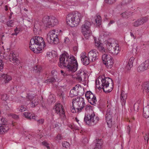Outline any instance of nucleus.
Segmentation results:
<instances>
[{
	"instance_id": "nucleus-1",
	"label": "nucleus",
	"mask_w": 149,
	"mask_h": 149,
	"mask_svg": "<svg viewBox=\"0 0 149 149\" xmlns=\"http://www.w3.org/2000/svg\"><path fill=\"white\" fill-rule=\"evenodd\" d=\"M61 68L67 67L69 71L72 72L77 70L78 64L75 57L73 56H70L65 54H62L60 56L59 62L58 63Z\"/></svg>"
},
{
	"instance_id": "nucleus-2",
	"label": "nucleus",
	"mask_w": 149,
	"mask_h": 149,
	"mask_svg": "<svg viewBox=\"0 0 149 149\" xmlns=\"http://www.w3.org/2000/svg\"><path fill=\"white\" fill-rule=\"evenodd\" d=\"M30 49L36 53H40L42 48L45 46L43 38L37 36L33 37L30 40Z\"/></svg>"
},
{
	"instance_id": "nucleus-3",
	"label": "nucleus",
	"mask_w": 149,
	"mask_h": 149,
	"mask_svg": "<svg viewBox=\"0 0 149 149\" xmlns=\"http://www.w3.org/2000/svg\"><path fill=\"white\" fill-rule=\"evenodd\" d=\"M82 18L81 14L77 12L69 14L66 18L67 24L71 27L77 26Z\"/></svg>"
},
{
	"instance_id": "nucleus-4",
	"label": "nucleus",
	"mask_w": 149,
	"mask_h": 149,
	"mask_svg": "<svg viewBox=\"0 0 149 149\" xmlns=\"http://www.w3.org/2000/svg\"><path fill=\"white\" fill-rule=\"evenodd\" d=\"M72 106L71 107V111L72 112L79 113L84 110V108L86 105L84 99L82 97H77L72 100Z\"/></svg>"
},
{
	"instance_id": "nucleus-5",
	"label": "nucleus",
	"mask_w": 149,
	"mask_h": 149,
	"mask_svg": "<svg viewBox=\"0 0 149 149\" xmlns=\"http://www.w3.org/2000/svg\"><path fill=\"white\" fill-rule=\"evenodd\" d=\"M91 25L90 22L85 20L81 27V32L86 39H88L92 35V31L91 30Z\"/></svg>"
},
{
	"instance_id": "nucleus-6",
	"label": "nucleus",
	"mask_w": 149,
	"mask_h": 149,
	"mask_svg": "<svg viewBox=\"0 0 149 149\" xmlns=\"http://www.w3.org/2000/svg\"><path fill=\"white\" fill-rule=\"evenodd\" d=\"M101 87L105 93H109L112 90L113 83L112 80L109 77H105L101 80Z\"/></svg>"
},
{
	"instance_id": "nucleus-7",
	"label": "nucleus",
	"mask_w": 149,
	"mask_h": 149,
	"mask_svg": "<svg viewBox=\"0 0 149 149\" xmlns=\"http://www.w3.org/2000/svg\"><path fill=\"white\" fill-rule=\"evenodd\" d=\"M42 22L46 24V26L50 27L57 25L58 21L57 18L53 16H44L42 19Z\"/></svg>"
},
{
	"instance_id": "nucleus-8",
	"label": "nucleus",
	"mask_w": 149,
	"mask_h": 149,
	"mask_svg": "<svg viewBox=\"0 0 149 149\" xmlns=\"http://www.w3.org/2000/svg\"><path fill=\"white\" fill-rule=\"evenodd\" d=\"M55 30H53L50 31L48 33L47 40L48 42L51 44H57L59 42L58 35L55 33Z\"/></svg>"
},
{
	"instance_id": "nucleus-9",
	"label": "nucleus",
	"mask_w": 149,
	"mask_h": 149,
	"mask_svg": "<svg viewBox=\"0 0 149 149\" xmlns=\"http://www.w3.org/2000/svg\"><path fill=\"white\" fill-rule=\"evenodd\" d=\"M8 123L6 119L0 116V134H4L9 130Z\"/></svg>"
},
{
	"instance_id": "nucleus-10",
	"label": "nucleus",
	"mask_w": 149,
	"mask_h": 149,
	"mask_svg": "<svg viewBox=\"0 0 149 149\" xmlns=\"http://www.w3.org/2000/svg\"><path fill=\"white\" fill-rule=\"evenodd\" d=\"M94 116L95 114L94 113L87 114L86 116H85L84 120L88 125H93L97 123L99 119L98 117H96L94 119Z\"/></svg>"
},
{
	"instance_id": "nucleus-11",
	"label": "nucleus",
	"mask_w": 149,
	"mask_h": 149,
	"mask_svg": "<svg viewBox=\"0 0 149 149\" xmlns=\"http://www.w3.org/2000/svg\"><path fill=\"white\" fill-rule=\"evenodd\" d=\"M107 49L108 52L114 55H117L120 52L119 47L114 43L109 42L107 44Z\"/></svg>"
},
{
	"instance_id": "nucleus-12",
	"label": "nucleus",
	"mask_w": 149,
	"mask_h": 149,
	"mask_svg": "<svg viewBox=\"0 0 149 149\" xmlns=\"http://www.w3.org/2000/svg\"><path fill=\"white\" fill-rule=\"evenodd\" d=\"M112 115V110L110 108H108L106 111L105 118L108 126L110 128L113 124Z\"/></svg>"
},
{
	"instance_id": "nucleus-13",
	"label": "nucleus",
	"mask_w": 149,
	"mask_h": 149,
	"mask_svg": "<svg viewBox=\"0 0 149 149\" xmlns=\"http://www.w3.org/2000/svg\"><path fill=\"white\" fill-rule=\"evenodd\" d=\"M56 112L60 116L62 119H64L65 118V111L61 104L58 103L55 107Z\"/></svg>"
},
{
	"instance_id": "nucleus-14",
	"label": "nucleus",
	"mask_w": 149,
	"mask_h": 149,
	"mask_svg": "<svg viewBox=\"0 0 149 149\" xmlns=\"http://www.w3.org/2000/svg\"><path fill=\"white\" fill-rule=\"evenodd\" d=\"M98 53L95 50H93L90 51L88 56L91 62H94L98 58Z\"/></svg>"
},
{
	"instance_id": "nucleus-15",
	"label": "nucleus",
	"mask_w": 149,
	"mask_h": 149,
	"mask_svg": "<svg viewBox=\"0 0 149 149\" xmlns=\"http://www.w3.org/2000/svg\"><path fill=\"white\" fill-rule=\"evenodd\" d=\"M77 75L76 79L79 81H82V80H85L86 76V74L82 69H80L77 72Z\"/></svg>"
},
{
	"instance_id": "nucleus-16",
	"label": "nucleus",
	"mask_w": 149,
	"mask_h": 149,
	"mask_svg": "<svg viewBox=\"0 0 149 149\" xmlns=\"http://www.w3.org/2000/svg\"><path fill=\"white\" fill-rule=\"evenodd\" d=\"M18 58V57L14 54L13 53L10 55L9 60L15 65H18L19 64L20 62Z\"/></svg>"
},
{
	"instance_id": "nucleus-17",
	"label": "nucleus",
	"mask_w": 149,
	"mask_h": 149,
	"mask_svg": "<svg viewBox=\"0 0 149 149\" xmlns=\"http://www.w3.org/2000/svg\"><path fill=\"white\" fill-rule=\"evenodd\" d=\"M81 60L83 64L85 65H88L90 62H91L90 60L89 57L86 56L85 53H82L81 55Z\"/></svg>"
},
{
	"instance_id": "nucleus-18",
	"label": "nucleus",
	"mask_w": 149,
	"mask_h": 149,
	"mask_svg": "<svg viewBox=\"0 0 149 149\" xmlns=\"http://www.w3.org/2000/svg\"><path fill=\"white\" fill-rule=\"evenodd\" d=\"M12 79L11 77L6 74H2L0 75V80L5 83H8Z\"/></svg>"
},
{
	"instance_id": "nucleus-19",
	"label": "nucleus",
	"mask_w": 149,
	"mask_h": 149,
	"mask_svg": "<svg viewBox=\"0 0 149 149\" xmlns=\"http://www.w3.org/2000/svg\"><path fill=\"white\" fill-rule=\"evenodd\" d=\"M95 147L93 149H101L103 144L102 139H96L95 142Z\"/></svg>"
},
{
	"instance_id": "nucleus-20",
	"label": "nucleus",
	"mask_w": 149,
	"mask_h": 149,
	"mask_svg": "<svg viewBox=\"0 0 149 149\" xmlns=\"http://www.w3.org/2000/svg\"><path fill=\"white\" fill-rule=\"evenodd\" d=\"M127 97V95L125 93V91H122L120 94V102L122 106L125 104Z\"/></svg>"
},
{
	"instance_id": "nucleus-21",
	"label": "nucleus",
	"mask_w": 149,
	"mask_h": 149,
	"mask_svg": "<svg viewBox=\"0 0 149 149\" xmlns=\"http://www.w3.org/2000/svg\"><path fill=\"white\" fill-rule=\"evenodd\" d=\"M103 63L106 65V66L108 68H111L112 67L113 64L112 58L111 57L109 59H108V60H107L106 61H104Z\"/></svg>"
},
{
	"instance_id": "nucleus-22",
	"label": "nucleus",
	"mask_w": 149,
	"mask_h": 149,
	"mask_svg": "<svg viewBox=\"0 0 149 149\" xmlns=\"http://www.w3.org/2000/svg\"><path fill=\"white\" fill-rule=\"evenodd\" d=\"M95 46L97 47V49L100 51L102 52H105V49L101 45V44L100 42L96 40L95 39Z\"/></svg>"
},
{
	"instance_id": "nucleus-23",
	"label": "nucleus",
	"mask_w": 149,
	"mask_h": 149,
	"mask_svg": "<svg viewBox=\"0 0 149 149\" xmlns=\"http://www.w3.org/2000/svg\"><path fill=\"white\" fill-rule=\"evenodd\" d=\"M143 116L146 118L149 117V105H148L143 108Z\"/></svg>"
},
{
	"instance_id": "nucleus-24",
	"label": "nucleus",
	"mask_w": 149,
	"mask_h": 149,
	"mask_svg": "<svg viewBox=\"0 0 149 149\" xmlns=\"http://www.w3.org/2000/svg\"><path fill=\"white\" fill-rule=\"evenodd\" d=\"M142 88L143 92L146 93L149 92V82H144L143 84Z\"/></svg>"
},
{
	"instance_id": "nucleus-25",
	"label": "nucleus",
	"mask_w": 149,
	"mask_h": 149,
	"mask_svg": "<svg viewBox=\"0 0 149 149\" xmlns=\"http://www.w3.org/2000/svg\"><path fill=\"white\" fill-rule=\"evenodd\" d=\"M88 102L92 105H95L96 104L97 100L96 97L93 94L92 97H90V98L88 99Z\"/></svg>"
},
{
	"instance_id": "nucleus-26",
	"label": "nucleus",
	"mask_w": 149,
	"mask_h": 149,
	"mask_svg": "<svg viewBox=\"0 0 149 149\" xmlns=\"http://www.w3.org/2000/svg\"><path fill=\"white\" fill-rule=\"evenodd\" d=\"M95 22L97 25L98 26L101 24V17L99 15H96L95 18Z\"/></svg>"
},
{
	"instance_id": "nucleus-27",
	"label": "nucleus",
	"mask_w": 149,
	"mask_h": 149,
	"mask_svg": "<svg viewBox=\"0 0 149 149\" xmlns=\"http://www.w3.org/2000/svg\"><path fill=\"white\" fill-rule=\"evenodd\" d=\"M42 70L41 67L39 65H37L33 68V72L38 74Z\"/></svg>"
},
{
	"instance_id": "nucleus-28",
	"label": "nucleus",
	"mask_w": 149,
	"mask_h": 149,
	"mask_svg": "<svg viewBox=\"0 0 149 149\" xmlns=\"http://www.w3.org/2000/svg\"><path fill=\"white\" fill-rule=\"evenodd\" d=\"M111 57L109 55H108L106 54H104L102 55V59L103 61V63L104 62L106 61L107 60H108Z\"/></svg>"
},
{
	"instance_id": "nucleus-29",
	"label": "nucleus",
	"mask_w": 149,
	"mask_h": 149,
	"mask_svg": "<svg viewBox=\"0 0 149 149\" xmlns=\"http://www.w3.org/2000/svg\"><path fill=\"white\" fill-rule=\"evenodd\" d=\"M143 65L142 63L139 65L137 69L138 72H141L146 70Z\"/></svg>"
},
{
	"instance_id": "nucleus-30",
	"label": "nucleus",
	"mask_w": 149,
	"mask_h": 149,
	"mask_svg": "<svg viewBox=\"0 0 149 149\" xmlns=\"http://www.w3.org/2000/svg\"><path fill=\"white\" fill-rule=\"evenodd\" d=\"M141 24H142V22H141L140 19L133 23V25L135 27H138Z\"/></svg>"
},
{
	"instance_id": "nucleus-31",
	"label": "nucleus",
	"mask_w": 149,
	"mask_h": 149,
	"mask_svg": "<svg viewBox=\"0 0 149 149\" xmlns=\"http://www.w3.org/2000/svg\"><path fill=\"white\" fill-rule=\"evenodd\" d=\"M76 90H71L70 91V96L71 97H73L77 95Z\"/></svg>"
},
{
	"instance_id": "nucleus-32",
	"label": "nucleus",
	"mask_w": 149,
	"mask_h": 149,
	"mask_svg": "<svg viewBox=\"0 0 149 149\" xmlns=\"http://www.w3.org/2000/svg\"><path fill=\"white\" fill-rule=\"evenodd\" d=\"M31 107H34L38 104V102L36 98H33L32 100Z\"/></svg>"
},
{
	"instance_id": "nucleus-33",
	"label": "nucleus",
	"mask_w": 149,
	"mask_h": 149,
	"mask_svg": "<svg viewBox=\"0 0 149 149\" xmlns=\"http://www.w3.org/2000/svg\"><path fill=\"white\" fill-rule=\"evenodd\" d=\"M93 94L90 91H87L85 94V97L86 99L88 100L90 97H92V96Z\"/></svg>"
},
{
	"instance_id": "nucleus-34",
	"label": "nucleus",
	"mask_w": 149,
	"mask_h": 149,
	"mask_svg": "<svg viewBox=\"0 0 149 149\" xmlns=\"http://www.w3.org/2000/svg\"><path fill=\"white\" fill-rule=\"evenodd\" d=\"M132 66L133 65L128 63L125 67V71L127 72H129L130 71L131 68Z\"/></svg>"
},
{
	"instance_id": "nucleus-35",
	"label": "nucleus",
	"mask_w": 149,
	"mask_h": 149,
	"mask_svg": "<svg viewBox=\"0 0 149 149\" xmlns=\"http://www.w3.org/2000/svg\"><path fill=\"white\" fill-rule=\"evenodd\" d=\"M121 16L124 18H128L130 14L128 12H125L122 13L121 14Z\"/></svg>"
},
{
	"instance_id": "nucleus-36",
	"label": "nucleus",
	"mask_w": 149,
	"mask_h": 149,
	"mask_svg": "<svg viewBox=\"0 0 149 149\" xmlns=\"http://www.w3.org/2000/svg\"><path fill=\"white\" fill-rule=\"evenodd\" d=\"M146 70L149 68V60H147L142 63Z\"/></svg>"
},
{
	"instance_id": "nucleus-37",
	"label": "nucleus",
	"mask_w": 149,
	"mask_h": 149,
	"mask_svg": "<svg viewBox=\"0 0 149 149\" xmlns=\"http://www.w3.org/2000/svg\"><path fill=\"white\" fill-rule=\"evenodd\" d=\"M23 115L25 118L29 119H31V114L29 112H25L23 113Z\"/></svg>"
},
{
	"instance_id": "nucleus-38",
	"label": "nucleus",
	"mask_w": 149,
	"mask_h": 149,
	"mask_svg": "<svg viewBox=\"0 0 149 149\" xmlns=\"http://www.w3.org/2000/svg\"><path fill=\"white\" fill-rule=\"evenodd\" d=\"M56 80L53 77H52L49 79H48L47 80H46L45 82L46 83H53L55 82L56 81Z\"/></svg>"
},
{
	"instance_id": "nucleus-39",
	"label": "nucleus",
	"mask_w": 149,
	"mask_h": 149,
	"mask_svg": "<svg viewBox=\"0 0 149 149\" xmlns=\"http://www.w3.org/2000/svg\"><path fill=\"white\" fill-rule=\"evenodd\" d=\"M18 109L19 111L22 112L26 111L27 109L26 106L24 105H22L19 107L18 108Z\"/></svg>"
},
{
	"instance_id": "nucleus-40",
	"label": "nucleus",
	"mask_w": 149,
	"mask_h": 149,
	"mask_svg": "<svg viewBox=\"0 0 149 149\" xmlns=\"http://www.w3.org/2000/svg\"><path fill=\"white\" fill-rule=\"evenodd\" d=\"M105 2L109 4H112L115 3L116 0H104Z\"/></svg>"
},
{
	"instance_id": "nucleus-41",
	"label": "nucleus",
	"mask_w": 149,
	"mask_h": 149,
	"mask_svg": "<svg viewBox=\"0 0 149 149\" xmlns=\"http://www.w3.org/2000/svg\"><path fill=\"white\" fill-rule=\"evenodd\" d=\"M14 22L12 20H10L7 22L6 24L8 27H12Z\"/></svg>"
},
{
	"instance_id": "nucleus-42",
	"label": "nucleus",
	"mask_w": 149,
	"mask_h": 149,
	"mask_svg": "<svg viewBox=\"0 0 149 149\" xmlns=\"http://www.w3.org/2000/svg\"><path fill=\"white\" fill-rule=\"evenodd\" d=\"M47 56L49 59H51L54 58V56L51 52H48L47 53Z\"/></svg>"
},
{
	"instance_id": "nucleus-43",
	"label": "nucleus",
	"mask_w": 149,
	"mask_h": 149,
	"mask_svg": "<svg viewBox=\"0 0 149 149\" xmlns=\"http://www.w3.org/2000/svg\"><path fill=\"white\" fill-rule=\"evenodd\" d=\"M69 143L67 141H64L62 143L63 146L66 148L69 147Z\"/></svg>"
},
{
	"instance_id": "nucleus-44",
	"label": "nucleus",
	"mask_w": 149,
	"mask_h": 149,
	"mask_svg": "<svg viewBox=\"0 0 149 149\" xmlns=\"http://www.w3.org/2000/svg\"><path fill=\"white\" fill-rule=\"evenodd\" d=\"M69 127L73 131H74V130H76L78 129L77 127H75L74 124L69 125Z\"/></svg>"
},
{
	"instance_id": "nucleus-45",
	"label": "nucleus",
	"mask_w": 149,
	"mask_h": 149,
	"mask_svg": "<svg viewBox=\"0 0 149 149\" xmlns=\"http://www.w3.org/2000/svg\"><path fill=\"white\" fill-rule=\"evenodd\" d=\"M1 99L4 101H6L8 99V97L6 94H3L1 96Z\"/></svg>"
},
{
	"instance_id": "nucleus-46",
	"label": "nucleus",
	"mask_w": 149,
	"mask_h": 149,
	"mask_svg": "<svg viewBox=\"0 0 149 149\" xmlns=\"http://www.w3.org/2000/svg\"><path fill=\"white\" fill-rule=\"evenodd\" d=\"M4 63L2 60L0 58V71H2L3 68Z\"/></svg>"
},
{
	"instance_id": "nucleus-47",
	"label": "nucleus",
	"mask_w": 149,
	"mask_h": 149,
	"mask_svg": "<svg viewBox=\"0 0 149 149\" xmlns=\"http://www.w3.org/2000/svg\"><path fill=\"white\" fill-rule=\"evenodd\" d=\"M141 20V22H142V24L144 23L147 22L148 20V18L147 17H144L141 18L140 19Z\"/></svg>"
},
{
	"instance_id": "nucleus-48",
	"label": "nucleus",
	"mask_w": 149,
	"mask_h": 149,
	"mask_svg": "<svg viewBox=\"0 0 149 149\" xmlns=\"http://www.w3.org/2000/svg\"><path fill=\"white\" fill-rule=\"evenodd\" d=\"M149 137V134L147 133L145 134V135L144 136V139L145 141H146V143H148V138Z\"/></svg>"
},
{
	"instance_id": "nucleus-49",
	"label": "nucleus",
	"mask_w": 149,
	"mask_h": 149,
	"mask_svg": "<svg viewBox=\"0 0 149 149\" xmlns=\"http://www.w3.org/2000/svg\"><path fill=\"white\" fill-rule=\"evenodd\" d=\"M42 144L44 146H46L48 149H50V147L49 146V144L47 142L44 141L42 142Z\"/></svg>"
},
{
	"instance_id": "nucleus-50",
	"label": "nucleus",
	"mask_w": 149,
	"mask_h": 149,
	"mask_svg": "<svg viewBox=\"0 0 149 149\" xmlns=\"http://www.w3.org/2000/svg\"><path fill=\"white\" fill-rule=\"evenodd\" d=\"M135 59V58L133 57H131L129 60V61L128 63L133 65L134 61Z\"/></svg>"
},
{
	"instance_id": "nucleus-51",
	"label": "nucleus",
	"mask_w": 149,
	"mask_h": 149,
	"mask_svg": "<svg viewBox=\"0 0 149 149\" xmlns=\"http://www.w3.org/2000/svg\"><path fill=\"white\" fill-rule=\"evenodd\" d=\"M10 115L13 118L15 119H18L19 118V116L15 114L12 113Z\"/></svg>"
},
{
	"instance_id": "nucleus-52",
	"label": "nucleus",
	"mask_w": 149,
	"mask_h": 149,
	"mask_svg": "<svg viewBox=\"0 0 149 149\" xmlns=\"http://www.w3.org/2000/svg\"><path fill=\"white\" fill-rule=\"evenodd\" d=\"M44 120L43 119H41L37 120V122L39 124H42L44 122Z\"/></svg>"
},
{
	"instance_id": "nucleus-53",
	"label": "nucleus",
	"mask_w": 149,
	"mask_h": 149,
	"mask_svg": "<svg viewBox=\"0 0 149 149\" xmlns=\"http://www.w3.org/2000/svg\"><path fill=\"white\" fill-rule=\"evenodd\" d=\"M91 108V106L89 105H87L85 107V110L86 111L89 110Z\"/></svg>"
},
{
	"instance_id": "nucleus-54",
	"label": "nucleus",
	"mask_w": 149,
	"mask_h": 149,
	"mask_svg": "<svg viewBox=\"0 0 149 149\" xmlns=\"http://www.w3.org/2000/svg\"><path fill=\"white\" fill-rule=\"evenodd\" d=\"M40 30V29L38 28V27L35 24L33 29V31L34 32L36 31H37L38 30Z\"/></svg>"
},
{
	"instance_id": "nucleus-55",
	"label": "nucleus",
	"mask_w": 149,
	"mask_h": 149,
	"mask_svg": "<svg viewBox=\"0 0 149 149\" xmlns=\"http://www.w3.org/2000/svg\"><path fill=\"white\" fill-rule=\"evenodd\" d=\"M61 73L62 74V75L64 77H65L67 76H68V74L66 73L65 72H64L62 70H61Z\"/></svg>"
},
{
	"instance_id": "nucleus-56",
	"label": "nucleus",
	"mask_w": 149,
	"mask_h": 149,
	"mask_svg": "<svg viewBox=\"0 0 149 149\" xmlns=\"http://www.w3.org/2000/svg\"><path fill=\"white\" fill-rule=\"evenodd\" d=\"M57 139L58 140H61L62 139L63 137L62 136H61V134H58L57 136L56 137Z\"/></svg>"
},
{
	"instance_id": "nucleus-57",
	"label": "nucleus",
	"mask_w": 149,
	"mask_h": 149,
	"mask_svg": "<svg viewBox=\"0 0 149 149\" xmlns=\"http://www.w3.org/2000/svg\"><path fill=\"white\" fill-rule=\"evenodd\" d=\"M52 125L53 127H56L58 126V123L57 122H54L52 123Z\"/></svg>"
},
{
	"instance_id": "nucleus-58",
	"label": "nucleus",
	"mask_w": 149,
	"mask_h": 149,
	"mask_svg": "<svg viewBox=\"0 0 149 149\" xmlns=\"http://www.w3.org/2000/svg\"><path fill=\"white\" fill-rule=\"evenodd\" d=\"M18 29V28H16L14 29V31L15 32V33H13L12 34V35H17V34L18 33V32H17V30Z\"/></svg>"
},
{
	"instance_id": "nucleus-59",
	"label": "nucleus",
	"mask_w": 149,
	"mask_h": 149,
	"mask_svg": "<svg viewBox=\"0 0 149 149\" xmlns=\"http://www.w3.org/2000/svg\"><path fill=\"white\" fill-rule=\"evenodd\" d=\"M69 42V39L68 38H65L64 39V42L65 43H67Z\"/></svg>"
},
{
	"instance_id": "nucleus-60",
	"label": "nucleus",
	"mask_w": 149,
	"mask_h": 149,
	"mask_svg": "<svg viewBox=\"0 0 149 149\" xmlns=\"http://www.w3.org/2000/svg\"><path fill=\"white\" fill-rule=\"evenodd\" d=\"M52 74L53 75H56V74H57V72L55 70H53L51 72Z\"/></svg>"
},
{
	"instance_id": "nucleus-61",
	"label": "nucleus",
	"mask_w": 149,
	"mask_h": 149,
	"mask_svg": "<svg viewBox=\"0 0 149 149\" xmlns=\"http://www.w3.org/2000/svg\"><path fill=\"white\" fill-rule=\"evenodd\" d=\"M4 107L5 109L6 110H8L9 109V107L8 106V105L7 104H5V105H4Z\"/></svg>"
},
{
	"instance_id": "nucleus-62",
	"label": "nucleus",
	"mask_w": 149,
	"mask_h": 149,
	"mask_svg": "<svg viewBox=\"0 0 149 149\" xmlns=\"http://www.w3.org/2000/svg\"><path fill=\"white\" fill-rule=\"evenodd\" d=\"M130 35L131 37H133L134 39H135L136 38V37L132 32L130 33Z\"/></svg>"
},
{
	"instance_id": "nucleus-63",
	"label": "nucleus",
	"mask_w": 149,
	"mask_h": 149,
	"mask_svg": "<svg viewBox=\"0 0 149 149\" xmlns=\"http://www.w3.org/2000/svg\"><path fill=\"white\" fill-rule=\"evenodd\" d=\"M115 22L113 20H111L110 21L109 23L108 24V25L109 26H110L111 24L114 23Z\"/></svg>"
},
{
	"instance_id": "nucleus-64",
	"label": "nucleus",
	"mask_w": 149,
	"mask_h": 149,
	"mask_svg": "<svg viewBox=\"0 0 149 149\" xmlns=\"http://www.w3.org/2000/svg\"><path fill=\"white\" fill-rule=\"evenodd\" d=\"M127 131L128 134H129L130 131V128L129 126L127 127Z\"/></svg>"
}]
</instances>
